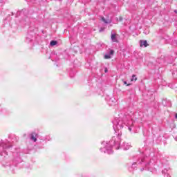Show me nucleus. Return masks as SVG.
<instances>
[{
  "mask_svg": "<svg viewBox=\"0 0 177 177\" xmlns=\"http://www.w3.org/2000/svg\"><path fill=\"white\" fill-rule=\"evenodd\" d=\"M115 136L109 141H104L102 142V147L100 149L101 153H106L107 154H113V147L116 150L120 149L121 145V136H122V128L124 125H128V114L118 115L113 121Z\"/></svg>",
  "mask_w": 177,
  "mask_h": 177,
  "instance_id": "nucleus-1",
  "label": "nucleus"
},
{
  "mask_svg": "<svg viewBox=\"0 0 177 177\" xmlns=\"http://www.w3.org/2000/svg\"><path fill=\"white\" fill-rule=\"evenodd\" d=\"M10 147H12V145H10L9 141L6 140L0 142V161L1 162L5 160V157L8 156L6 150L10 149Z\"/></svg>",
  "mask_w": 177,
  "mask_h": 177,
  "instance_id": "nucleus-2",
  "label": "nucleus"
},
{
  "mask_svg": "<svg viewBox=\"0 0 177 177\" xmlns=\"http://www.w3.org/2000/svg\"><path fill=\"white\" fill-rule=\"evenodd\" d=\"M147 161H149V159L147 158H141L140 159L139 164H142V165L145 166V167L140 169L141 172H143L145 169H148V171H150V169H149V167L150 166V162H147Z\"/></svg>",
  "mask_w": 177,
  "mask_h": 177,
  "instance_id": "nucleus-3",
  "label": "nucleus"
},
{
  "mask_svg": "<svg viewBox=\"0 0 177 177\" xmlns=\"http://www.w3.org/2000/svg\"><path fill=\"white\" fill-rule=\"evenodd\" d=\"M166 165L167 167H165L164 169L162 171V175H164L165 177H171L168 174V171H169V163L167 162Z\"/></svg>",
  "mask_w": 177,
  "mask_h": 177,
  "instance_id": "nucleus-4",
  "label": "nucleus"
},
{
  "mask_svg": "<svg viewBox=\"0 0 177 177\" xmlns=\"http://www.w3.org/2000/svg\"><path fill=\"white\" fill-rule=\"evenodd\" d=\"M120 147L123 149V150H129L131 145L129 143L123 142Z\"/></svg>",
  "mask_w": 177,
  "mask_h": 177,
  "instance_id": "nucleus-5",
  "label": "nucleus"
},
{
  "mask_svg": "<svg viewBox=\"0 0 177 177\" xmlns=\"http://www.w3.org/2000/svg\"><path fill=\"white\" fill-rule=\"evenodd\" d=\"M114 55V50H110L109 53L104 55V59H111V56Z\"/></svg>",
  "mask_w": 177,
  "mask_h": 177,
  "instance_id": "nucleus-6",
  "label": "nucleus"
},
{
  "mask_svg": "<svg viewBox=\"0 0 177 177\" xmlns=\"http://www.w3.org/2000/svg\"><path fill=\"white\" fill-rule=\"evenodd\" d=\"M140 46H145V48H147V46H149V44H147V41L146 40H140Z\"/></svg>",
  "mask_w": 177,
  "mask_h": 177,
  "instance_id": "nucleus-7",
  "label": "nucleus"
},
{
  "mask_svg": "<svg viewBox=\"0 0 177 177\" xmlns=\"http://www.w3.org/2000/svg\"><path fill=\"white\" fill-rule=\"evenodd\" d=\"M31 41H32V35L28 34L26 35V43L30 44V42H31Z\"/></svg>",
  "mask_w": 177,
  "mask_h": 177,
  "instance_id": "nucleus-8",
  "label": "nucleus"
},
{
  "mask_svg": "<svg viewBox=\"0 0 177 177\" xmlns=\"http://www.w3.org/2000/svg\"><path fill=\"white\" fill-rule=\"evenodd\" d=\"M111 39L112 42H118V39H117V35L114 33L111 35Z\"/></svg>",
  "mask_w": 177,
  "mask_h": 177,
  "instance_id": "nucleus-9",
  "label": "nucleus"
},
{
  "mask_svg": "<svg viewBox=\"0 0 177 177\" xmlns=\"http://www.w3.org/2000/svg\"><path fill=\"white\" fill-rule=\"evenodd\" d=\"M30 140H32L33 142H37V133H31Z\"/></svg>",
  "mask_w": 177,
  "mask_h": 177,
  "instance_id": "nucleus-10",
  "label": "nucleus"
},
{
  "mask_svg": "<svg viewBox=\"0 0 177 177\" xmlns=\"http://www.w3.org/2000/svg\"><path fill=\"white\" fill-rule=\"evenodd\" d=\"M102 21H104V23H105V24H110V23H111V20H106V19H104V17L102 18Z\"/></svg>",
  "mask_w": 177,
  "mask_h": 177,
  "instance_id": "nucleus-11",
  "label": "nucleus"
},
{
  "mask_svg": "<svg viewBox=\"0 0 177 177\" xmlns=\"http://www.w3.org/2000/svg\"><path fill=\"white\" fill-rule=\"evenodd\" d=\"M50 46H55V45H57V41L53 40L50 42Z\"/></svg>",
  "mask_w": 177,
  "mask_h": 177,
  "instance_id": "nucleus-12",
  "label": "nucleus"
},
{
  "mask_svg": "<svg viewBox=\"0 0 177 177\" xmlns=\"http://www.w3.org/2000/svg\"><path fill=\"white\" fill-rule=\"evenodd\" d=\"M131 81H138V77H136V75H133Z\"/></svg>",
  "mask_w": 177,
  "mask_h": 177,
  "instance_id": "nucleus-13",
  "label": "nucleus"
},
{
  "mask_svg": "<svg viewBox=\"0 0 177 177\" xmlns=\"http://www.w3.org/2000/svg\"><path fill=\"white\" fill-rule=\"evenodd\" d=\"M136 168V162H134L132 164L131 169H135Z\"/></svg>",
  "mask_w": 177,
  "mask_h": 177,
  "instance_id": "nucleus-14",
  "label": "nucleus"
},
{
  "mask_svg": "<svg viewBox=\"0 0 177 177\" xmlns=\"http://www.w3.org/2000/svg\"><path fill=\"white\" fill-rule=\"evenodd\" d=\"M44 140H50V137L49 136H47L45 137Z\"/></svg>",
  "mask_w": 177,
  "mask_h": 177,
  "instance_id": "nucleus-15",
  "label": "nucleus"
},
{
  "mask_svg": "<svg viewBox=\"0 0 177 177\" xmlns=\"http://www.w3.org/2000/svg\"><path fill=\"white\" fill-rule=\"evenodd\" d=\"M124 85H127V86H129V85H131V84H128L127 83V81H123Z\"/></svg>",
  "mask_w": 177,
  "mask_h": 177,
  "instance_id": "nucleus-16",
  "label": "nucleus"
},
{
  "mask_svg": "<svg viewBox=\"0 0 177 177\" xmlns=\"http://www.w3.org/2000/svg\"><path fill=\"white\" fill-rule=\"evenodd\" d=\"M161 162L163 165V167L165 168V163H164V160H161Z\"/></svg>",
  "mask_w": 177,
  "mask_h": 177,
  "instance_id": "nucleus-17",
  "label": "nucleus"
},
{
  "mask_svg": "<svg viewBox=\"0 0 177 177\" xmlns=\"http://www.w3.org/2000/svg\"><path fill=\"white\" fill-rule=\"evenodd\" d=\"M104 73H109V70L107 69V68H104Z\"/></svg>",
  "mask_w": 177,
  "mask_h": 177,
  "instance_id": "nucleus-18",
  "label": "nucleus"
},
{
  "mask_svg": "<svg viewBox=\"0 0 177 177\" xmlns=\"http://www.w3.org/2000/svg\"><path fill=\"white\" fill-rule=\"evenodd\" d=\"M41 140H44L45 139V137L40 138Z\"/></svg>",
  "mask_w": 177,
  "mask_h": 177,
  "instance_id": "nucleus-19",
  "label": "nucleus"
},
{
  "mask_svg": "<svg viewBox=\"0 0 177 177\" xmlns=\"http://www.w3.org/2000/svg\"><path fill=\"white\" fill-rule=\"evenodd\" d=\"M129 131H130V132L132 131V128L129 127Z\"/></svg>",
  "mask_w": 177,
  "mask_h": 177,
  "instance_id": "nucleus-20",
  "label": "nucleus"
},
{
  "mask_svg": "<svg viewBox=\"0 0 177 177\" xmlns=\"http://www.w3.org/2000/svg\"><path fill=\"white\" fill-rule=\"evenodd\" d=\"M175 118L177 120V113L175 114Z\"/></svg>",
  "mask_w": 177,
  "mask_h": 177,
  "instance_id": "nucleus-21",
  "label": "nucleus"
},
{
  "mask_svg": "<svg viewBox=\"0 0 177 177\" xmlns=\"http://www.w3.org/2000/svg\"><path fill=\"white\" fill-rule=\"evenodd\" d=\"M174 13H177V10H174Z\"/></svg>",
  "mask_w": 177,
  "mask_h": 177,
  "instance_id": "nucleus-22",
  "label": "nucleus"
},
{
  "mask_svg": "<svg viewBox=\"0 0 177 177\" xmlns=\"http://www.w3.org/2000/svg\"><path fill=\"white\" fill-rule=\"evenodd\" d=\"M102 31H103V29L101 28V29L100 30V32H102Z\"/></svg>",
  "mask_w": 177,
  "mask_h": 177,
  "instance_id": "nucleus-23",
  "label": "nucleus"
},
{
  "mask_svg": "<svg viewBox=\"0 0 177 177\" xmlns=\"http://www.w3.org/2000/svg\"><path fill=\"white\" fill-rule=\"evenodd\" d=\"M174 139L177 142V137L174 138Z\"/></svg>",
  "mask_w": 177,
  "mask_h": 177,
  "instance_id": "nucleus-24",
  "label": "nucleus"
}]
</instances>
